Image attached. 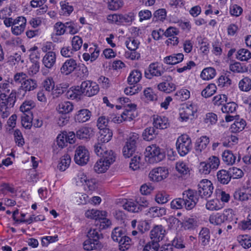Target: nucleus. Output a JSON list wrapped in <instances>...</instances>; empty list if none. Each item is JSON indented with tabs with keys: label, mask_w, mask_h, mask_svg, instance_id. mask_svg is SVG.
<instances>
[{
	"label": "nucleus",
	"mask_w": 251,
	"mask_h": 251,
	"mask_svg": "<svg viewBox=\"0 0 251 251\" xmlns=\"http://www.w3.org/2000/svg\"><path fill=\"white\" fill-rule=\"evenodd\" d=\"M213 186L211 181L208 179H202L198 185V190L188 189L192 193V200L195 204L199 201L200 199L207 198L211 197L213 191Z\"/></svg>",
	"instance_id": "1"
},
{
	"label": "nucleus",
	"mask_w": 251,
	"mask_h": 251,
	"mask_svg": "<svg viewBox=\"0 0 251 251\" xmlns=\"http://www.w3.org/2000/svg\"><path fill=\"white\" fill-rule=\"evenodd\" d=\"M87 236L88 239L83 243V247L85 250H99L102 248L103 245L100 240L103 238V236L100 229L90 228L87 232Z\"/></svg>",
	"instance_id": "2"
},
{
	"label": "nucleus",
	"mask_w": 251,
	"mask_h": 251,
	"mask_svg": "<svg viewBox=\"0 0 251 251\" xmlns=\"http://www.w3.org/2000/svg\"><path fill=\"white\" fill-rule=\"evenodd\" d=\"M192 193L190 190L184 191L182 198H176L171 202V207L173 209H180L183 207L187 210H191L196 205L192 200Z\"/></svg>",
	"instance_id": "3"
},
{
	"label": "nucleus",
	"mask_w": 251,
	"mask_h": 251,
	"mask_svg": "<svg viewBox=\"0 0 251 251\" xmlns=\"http://www.w3.org/2000/svg\"><path fill=\"white\" fill-rule=\"evenodd\" d=\"M237 219L235 217L231 209L225 210L222 213H217L209 216V222L213 225H220L222 223L236 224Z\"/></svg>",
	"instance_id": "4"
},
{
	"label": "nucleus",
	"mask_w": 251,
	"mask_h": 251,
	"mask_svg": "<svg viewBox=\"0 0 251 251\" xmlns=\"http://www.w3.org/2000/svg\"><path fill=\"white\" fill-rule=\"evenodd\" d=\"M16 100V91L13 90L9 96L6 95L0 96V115L2 118H5L9 115L8 108L13 107Z\"/></svg>",
	"instance_id": "5"
},
{
	"label": "nucleus",
	"mask_w": 251,
	"mask_h": 251,
	"mask_svg": "<svg viewBox=\"0 0 251 251\" xmlns=\"http://www.w3.org/2000/svg\"><path fill=\"white\" fill-rule=\"evenodd\" d=\"M149 203L146 197L143 195L137 197L135 201L126 200L123 206L124 209L129 212L136 213L141 211L143 208L148 207Z\"/></svg>",
	"instance_id": "6"
},
{
	"label": "nucleus",
	"mask_w": 251,
	"mask_h": 251,
	"mask_svg": "<svg viewBox=\"0 0 251 251\" xmlns=\"http://www.w3.org/2000/svg\"><path fill=\"white\" fill-rule=\"evenodd\" d=\"M139 142L138 134L133 133L130 135L123 149V155L126 158H129L133 155Z\"/></svg>",
	"instance_id": "7"
},
{
	"label": "nucleus",
	"mask_w": 251,
	"mask_h": 251,
	"mask_svg": "<svg viewBox=\"0 0 251 251\" xmlns=\"http://www.w3.org/2000/svg\"><path fill=\"white\" fill-rule=\"evenodd\" d=\"M176 148L178 154L181 156H184L192 149L191 138L186 134H183L179 136L176 142Z\"/></svg>",
	"instance_id": "8"
},
{
	"label": "nucleus",
	"mask_w": 251,
	"mask_h": 251,
	"mask_svg": "<svg viewBox=\"0 0 251 251\" xmlns=\"http://www.w3.org/2000/svg\"><path fill=\"white\" fill-rule=\"evenodd\" d=\"M102 146V145L100 143H96L94 145V151L98 156L100 157V159L111 165L115 161V154L111 150H104Z\"/></svg>",
	"instance_id": "9"
},
{
	"label": "nucleus",
	"mask_w": 251,
	"mask_h": 251,
	"mask_svg": "<svg viewBox=\"0 0 251 251\" xmlns=\"http://www.w3.org/2000/svg\"><path fill=\"white\" fill-rule=\"evenodd\" d=\"M145 154V156L149 157L150 161L152 162H160L165 157L164 152L155 145L147 147Z\"/></svg>",
	"instance_id": "10"
},
{
	"label": "nucleus",
	"mask_w": 251,
	"mask_h": 251,
	"mask_svg": "<svg viewBox=\"0 0 251 251\" xmlns=\"http://www.w3.org/2000/svg\"><path fill=\"white\" fill-rule=\"evenodd\" d=\"M108 20L117 25H130L134 20V15L130 12L127 14H115L108 16Z\"/></svg>",
	"instance_id": "11"
},
{
	"label": "nucleus",
	"mask_w": 251,
	"mask_h": 251,
	"mask_svg": "<svg viewBox=\"0 0 251 251\" xmlns=\"http://www.w3.org/2000/svg\"><path fill=\"white\" fill-rule=\"evenodd\" d=\"M82 95L92 97L96 95L99 91V87L96 83L90 80L83 81L79 86Z\"/></svg>",
	"instance_id": "12"
},
{
	"label": "nucleus",
	"mask_w": 251,
	"mask_h": 251,
	"mask_svg": "<svg viewBox=\"0 0 251 251\" xmlns=\"http://www.w3.org/2000/svg\"><path fill=\"white\" fill-rule=\"evenodd\" d=\"M89 159L88 151L83 146L78 147L75 151L74 160L75 162L79 165L86 164Z\"/></svg>",
	"instance_id": "13"
},
{
	"label": "nucleus",
	"mask_w": 251,
	"mask_h": 251,
	"mask_svg": "<svg viewBox=\"0 0 251 251\" xmlns=\"http://www.w3.org/2000/svg\"><path fill=\"white\" fill-rule=\"evenodd\" d=\"M168 175V169L164 167H160L152 169L149 174V177L152 180L158 182L167 178Z\"/></svg>",
	"instance_id": "14"
},
{
	"label": "nucleus",
	"mask_w": 251,
	"mask_h": 251,
	"mask_svg": "<svg viewBox=\"0 0 251 251\" xmlns=\"http://www.w3.org/2000/svg\"><path fill=\"white\" fill-rule=\"evenodd\" d=\"M197 108L192 104L183 106L180 110L179 115L181 121H187L195 118Z\"/></svg>",
	"instance_id": "15"
},
{
	"label": "nucleus",
	"mask_w": 251,
	"mask_h": 251,
	"mask_svg": "<svg viewBox=\"0 0 251 251\" xmlns=\"http://www.w3.org/2000/svg\"><path fill=\"white\" fill-rule=\"evenodd\" d=\"M163 73L164 71L160 69L157 63H152L145 70V75L146 78L151 79L153 76H162Z\"/></svg>",
	"instance_id": "16"
},
{
	"label": "nucleus",
	"mask_w": 251,
	"mask_h": 251,
	"mask_svg": "<svg viewBox=\"0 0 251 251\" xmlns=\"http://www.w3.org/2000/svg\"><path fill=\"white\" fill-rule=\"evenodd\" d=\"M165 234V230L161 225L154 226L151 231V238L153 241L158 242L162 240Z\"/></svg>",
	"instance_id": "17"
},
{
	"label": "nucleus",
	"mask_w": 251,
	"mask_h": 251,
	"mask_svg": "<svg viewBox=\"0 0 251 251\" xmlns=\"http://www.w3.org/2000/svg\"><path fill=\"white\" fill-rule=\"evenodd\" d=\"M77 67L76 61L74 59L67 60L60 69L62 74L68 75L72 73Z\"/></svg>",
	"instance_id": "18"
},
{
	"label": "nucleus",
	"mask_w": 251,
	"mask_h": 251,
	"mask_svg": "<svg viewBox=\"0 0 251 251\" xmlns=\"http://www.w3.org/2000/svg\"><path fill=\"white\" fill-rule=\"evenodd\" d=\"M38 87L37 81L36 79L28 78V77L23 82L20 88L25 91L23 96L25 95L26 92L33 91Z\"/></svg>",
	"instance_id": "19"
},
{
	"label": "nucleus",
	"mask_w": 251,
	"mask_h": 251,
	"mask_svg": "<svg viewBox=\"0 0 251 251\" xmlns=\"http://www.w3.org/2000/svg\"><path fill=\"white\" fill-rule=\"evenodd\" d=\"M92 116V112L87 109H82L78 110L75 116L76 122L84 123L88 121Z\"/></svg>",
	"instance_id": "20"
},
{
	"label": "nucleus",
	"mask_w": 251,
	"mask_h": 251,
	"mask_svg": "<svg viewBox=\"0 0 251 251\" xmlns=\"http://www.w3.org/2000/svg\"><path fill=\"white\" fill-rule=\"evenodd\" d=\"M153 125L156 128L164 129L169 126L168 119L164 116H154Z\"/></svg>",
	"instance_id": "21"
},
{
	"label": "nucleus",
	"mask_w": 251,
	"mask_h": 251,
	"mask_svg": "<svg viewBox=\"0 0 251 251\" xmlns=\"http://www.w3.org/2000/svg\"><path fill=\"white\" fill-rule=\"evenodd\" d=\"M56 61V55L53 51H48L44 56L42 62L44 66L49 69L51 68Z\"/></svg>",
	"instance_id": "22"
},
{
	"label": "nucleus",
	"mask_w": 251,
	"mask_h": 251,
	"mask_svg": "<svg viewBox=\"0 0 251 251\" xmlns=\"http://www.w3.org/2000/svg\"><path fill=\"white\" fill-rule=\"evenodd\" d=\"M82 94L80 91L79 86L72 87L66 93V96L68 99L79 100L81 99Z\"/></svg>",
	"instance_id": "23"
},
{
	"label": "nucleus",
	"mask_w": 251,
	"mask_h": 251,
	"mask_svg": "<svg viewBox=\"0 0 251 251\" xmlns=\"http://www.w3.org/2000/svg\"><path fill=\"white\" fill-rule=\"evenodd\" d=\"M236 118L234 123L231 125L230 129L231 132L236 133L242 131L246 126V122L243 119H240L239 116Z\"/></svg>",
	"instance_id": "24"
},
{
	"label": "nucleus",
	"mask_w": 251,
	"mask_h": 251,
	"mask_svg": "<svg viewBox=\"0 0 251 251\" xmlns=\"http://www.w3.org/2000/svg\"><path fill=\"white\" fill-rule=\"evenodd\" d=\"M209 143V138L206 136H202L198 139L195 144V149L197 153H200L204 150Z\"/></svg>",
	"instance_id": "25"
},
{
	"label": "nucleus",
	"mask_w": 251,
	"mask_h": 251,
	"mask_svg": "<svg viewBox=\"0 0 251 251\" xmlns=\"http://www.w3.org/2000/svg\"><path fill=\"white\" fill-rule=\"evenodd\" d=\"M128 109H126L123 113L122 117L125 121H131L135 118L134 112H135L136 105L128 104Z\"/></svg>",
	"instance_id": "26"
},
{
	"label": "nucleus",
	"mask_w": 251,
	"mask_h": 251,
	"mask_svg": "<svg viewBox=\"0 0 251 251\" xmlns=\"http://www.w3.org/2000/svg\"><path fill=\"white\" fill-rule=\"evenodd\" d=\"M100 130V136L98 138V143L102 144L101 143L109 142L113 135L112 131L108 128H105Z\"/></svg>",
	"instance_id": "27"
},
{
	"label": "nucleus",
	"mask_w": 251,
	"mask_h": 251,
	"mask_svg": "<svg viewBox=\"0 0 251 251\" xmlns=\"http://www.w3.org/2000/svg\"><path fill=\"white\" fill-rule=\"evenodd\" d=\"M93 135V129L88 127H81L76 132V136L80 139L90 138Z\"/></svg>",
	"instance_id": "28"
},
{
	"label": "nucleus",
	"mask_w": 251,
	"mask_h": 251,
	"mask_svg": "<svg viewBox=\"0 0 251 251\" xmlns=\"http://www.w3.org/2000/svg\"><path fill=\"white\" fill-rule=\"evenodd\" d=\"M183 58V54L179 53L165 57L164 62L169 65H175L181 62Z\"/></svg>",
	"instance_id": "29"
},
{
	"label": "nucleus",
	"mask_w": 251,
	"mask_h": 251,
	"mask_svg": "<svg viewBox=\"0 0 251 251\" xmlns=\"http://www.w3.org/2000/svg\"><path fill=\"white\" fill-rule=\"evenodd\" d=\"M155 127H147L142 133L144 140L151 141L155 139L158 134V131L154 128Z\"/></svg>",
	"instance_id": "30"
},
{
	"label": "nucleus",
	"mask_w": 251,
	"mask_h": 251,
	"mask_svg": "<svg viewBox=\"0 0 251 251\" xmlns=\"http://www.w3.org/2000/svg\"><path fill=\"white\" fill-rule=\"evenodd\" d=\"M126 235L125 230L122 227H116L111 233V238L114 242H118Z\"/></svg>",
	"instance_id": "31"
},
{
	"label": "nucleus",
	"mask_w": 251,
	"mask_h": 251,
	"mask_svg": "<svg viewBox=\"0 0 251 251\" xmlns=\"http://www.w3.org/2000/svg\"><path fill=\"white\" fill-rule=\"evenodd\" d=\"M222 159L227 165H232L235 163L236 156L230 150L225 151L222 153Z\"/></svg>",
	"instance_id": "32"
},
{
	"label": "nucleus",
	"mask_w": 251,
	"mask_h": 251,
	"mask_svg": "<svg viewBox=\"0 0 251 251\" xmlns=\"http://www.w3.org/2000/svg\"><path fill=\"white\" fill-rule=\"evenodd\" d=\"M88 218L99 220L101 216H106L107 212L105 211H99L95 209L88 210L85 213Z\"/></svg>",
	"instance_id": "33"
},
{
	"label": "nucleus",
	"mask_w": 251,
	"mask_h": 251,
	"mask_svg": "<svg viewBox=\"0 0 251 251\" xmlns=\"http://www.w3.org/2000/svg\"><path fill=\"white\" fill-rule=\"evenodd\" d=\"M217 177L219 182L223 184H227L230 181L228 170H221L217 173Z\"/></svg>",
	"instance_id": "34"
},
{
	"label": "nucleus",
	"mask_w": 251,
	"mask_h": 251,
	"mask_svg": "<svg viewBox=\"0 0 251 251\" xmlns=\"http://www.w3.org/2000/svg\"><path fill=\"white\" fill-rule=\"evenodd\" d=\"M66 31L71 35H74L78 32L80 26L78 23L73 21H70L65 23Z\"/></svg>",
	"instance_id": "35"
},
{
	"label": "nucleus",
	"mask_w": 251,
	"mask_h": 251,
	"mask_svg": "<svg viewBox=\"0 0 251 251\" xmlns=\"http://www.w3.org/2000/svg\"><path fill=\"white\" fill-rule=\"evenodd\" d=\"M73 107L71 102L63 101L58 104L57 109L60 113L67 114L73 110Z\"/></svg>",
	"instance_id": "36"
},
{
	"label": "nucleus",
	"mask_w": 251,
	"mask_h": 251,
	"mask_svg": "<svg viewBox=\"0 0 251 251\" xmlns=\"http://www.w3.org/2000/svg\"><path fill=\"white\" fill-rule=\"evenodd\" d=\"M110 166L106 162L100 158L95 164L94 169L98 173H103L108 170Z\"/></svg>",
	"instance_id": "37"
},
{
	"label": "nucleus",
	"mask_w": 251,
	"mask_h": 251,
	"mask_svg": "<svg viewBox=\"0 0 251 251\" xmlns=\"http://www.w3.org/2000/svg\"><path fill=\"white\" fill-rule=\"evenodd\" d=\"M119 248L121 251H126L129 249L132 244L131 239L126 235L118 242Z\"/></svg>",
	"instance_id": "38"
},
{
	"label": "nucleus",
	"mask_w": 251,
	"mask_h": 251,
	"mask_svg": "<svg viewBox=\"0 0 251 251\" xmlns=\"http://www.w3.org/2000/svg\"><path fill=\"white\" fill-rule=\"evenodd\" d=\"M142 78L141 72L137 70L132 71L127 78L128 84L132 85L138 83Z\"/></svg>",
	"instance_id": "39"
},
{
	"label": "nucleus",
	"mask_w": 251,
	"mask_h": 251,
	"mask_svg": "<svg viewBox=\"0 0 251 251\" xmlns=\"http://www.w3.org/2000/svg\"><path fill=\"white\" fill-rule=\"evenodd\" d=\"M71 157L68 154H64L61 158L58 165V168L61 171H64L69 166L71 163Z\"/></svg>",
	"instance_id": "40"
},
{
	"label": "nucleus",
	"mask_w": 251,
	"mask_h": 251,
	"mask_svg": "<svg viewBox=\"0 0 251 251\" xmlns=\"http://www.w3.org/2000/svg\"><path fill=\"white\" fill-rule=\"evenodd\" d=\"M197 219L195 217H185L183 222L182 226L185 229H191L195 228L197 226Z\"/></svg>",
	"instance_id": "41"
},
{
	"label": "nucleus",
	"mask_w": 251,
	"mask_h": 251,
	"mask_svg": "<svg viewBox=\"0 0 251 251\" xmlns=\"http://www.w3.org/2000/svg\"><path fill=\"white\" fill-rule=\"evenodd\" d=\"M238 105L234 102H227L224 104L221 110L226 114H234L236 112Z\"/></svg>",
	"instance_id": "42"
},
{
	"label": "nucleus",
	"mask_w": 251,
	"mask_h": 251,
	"mask_svg": "<svg viewBox=\"0 0 251 251\" xmlns=\"http://www.w3.org/2000/svg\"><path fill=\"white\" fill-rule=\"evenodd\" d=\"M236 58L242 61H247L251 58V52L246 49H240L237 51Z\"/></svg>",
	"instance_id": "43"
},
{
	"label": "nucleus",
	"mask_w": 251,
	"mask_h": 251,
	"mask_svg": "<svg viewBox=\"0 0 251 251\" xmlns=\"http://www.w3.org/2000/svg\"><path fill=\"white\" fill-rule=\"evenodd\" d=\"M216 75L215 70L212 67L204 69L201 73V77L204 80H209Z\"/></svg>",
	"instance_id": "44"
},
{
	"label": "nucleus",
	"mask_w": 251,
	"mask_h": 251,
	"mask_svg": "<svg viewBox=\"0 0 251 251\" xmlns=\"http://www.w3.org/2000/svg\"><path fill=\"white\" fill-rule=\"evenodd\" d=\"M239 244L245 249L251 247V237L248 235H241L237 237Z\"/></svg>",
	"instance_id": "45"
},
{
	"label": "nucleus",
	"mask_w": 251,
	"mask_h": 251,
	"mask_svg": "<svg viewBox=\"0 0 251 251\" xmlns=\"http://www.w3.org/2000/svg\"><path fill=\"white\" fill-rule=\"evenodd\" d=\"M199 238L203 246L207 245L210 240L209 230L207 228H202L199 233Z\"/></svg>",
	"instance_id": "46"
},
{
	"label": "nucleus",
	"mask_w": 251,
	"mask_h": 251,
	"mask_svg": "<svg viewBox=\"0 0 251 251\" xmlns=\"http://www.w3.org/2000/svg\"><path fill=\"white\" fill-rule=\"evenodd\" d=\"M159 90L166 93H170L176 89V85L173 83L161 82L158 85Z\"/></svg>",
	"instance_id": "47"
},
{
	"label": "nucleus",
	"mask_w": 251,
	"mask_h": 251,
	"mask_svg": "<svg viewBox=\"0 0 251 251\" xmlns=\"http://www.w3.org/2000/svg\"><path fill=\"white\" fill-rule=\"evenodd\" d=\"M184 236L181 234H176L173 240L172 241V245L176 249H183L185 247L184 243Z\"/></svg>",
	"instance_id": "48"
},
{
	"label": "nucleus",
	"mask_w": 251,
	"mask_h": 251,
	"mask_svg": "<svg viewBox=\"0 0 251 251\" xmlns=\"http://www.w3.org/2000/svg\"><path fill=\"white\" fill-rule=\"evenodd\" d=\"M176 169L180 174L186 175L189 173L190 170L188 165L183 161L176 163Z\"/></svg>",
	"instance_id": "49"
},
{
	"label": "nucleus",
	"mask_w": 251,
	"mask_h": 251,
	"mask_svg": "<svg viewBox=\"0 0 251 251\" xmlns=\"http://www.w3.org/2000/svg\"><path fill=\"white\" fill-rule=\"evenodd\" d=\"M216 86L213 83H211L202 91L201 96L205 98L210 97L216 92Z\"/></svg>",
	"instance_id": "50"
},
{
	"label": "nucleus",
	"mask_w": 251,
	"mask_h": 251,
	"mask_svg": "<svg viewBox=\"0 0 251 251\" xmlns=\"http://www.w3.org/2000/svg\"><path fill=\"white\" fill-rule=\"evenodd\" d=\"M167 11L165 9L161 8L156 10L153 13V20L163 22L166 18Z\"/></svg>",
	"instance_id": "51"
},
{
	"label": "nucleus",
	"mask_w": 251,
	"mask_h": 251,
	"mask_svg": "<svg viewBox=\"0 0 251 251\" xmlns=\"http://www.w3.org/2000/svg\"><path fill=\"white\" fill-rule=\"evenodd\" d=\"M239 87L241 91H249L251 89V80L248 77H244L239 83Z\"/></svg>",
	"instance_id": "52"
},
{
	"label": "nucleus",
	"mask_w": 251,
	"mask_h": 251,
	"mask_svg": "<svg viewBox=\"0 0 251 251\" xmlns=\"http://www.w3.org/2000/svg\"><path fill=\"white\" fill-rule=\"evenodd\" d=\"M251 196V194L249 192L243 190L236 191L234 194V199L240 201H247Z\"/></svg>",
	"instance_id": "53"
},
{
	"label": "nucleus",
	"mask_w": 251,
	"mask_h": 251,
	"mask_svg": "<svg viewBox=\"0 0 251 251\" xmlns=\"http://www.w3.org/2000/svg\"><path fill=\"white\" fill-rule=\"evenodd\" d=\"M228 172L231 179L240 178L244 176V172L242 170L236 167L229 168Z\"/></svg>",
	"instance_id": "54"
},
{
	"label": "nucleus",
	"mask_w": 251,
	"mask_h": 251,
	"mask_svg": "<svg viewBox=\"0 0 251 251\" xmlns=\"http://www.w3.org/2000/svg\"><path fill=\"white\" fill-rule=\"evenodd\" d=\"M176 99L181 101H184L190 97V92L187 89H181L175 94Z\"/></svg>",
	"instance_id": "55"
},
{
	"label": "nucleus",
	"mask_w": 251,
	"mask_h": 251,
	"mask_svg": "<svg viewBox=\"0 0 251 251\" xmlns=\"http://www.w3.org/2000/svg\"><path fill=\"white\" fill-rule=\"evenodd\" d=\"M61 9L60 11L61 14L63 15H69L73 11L74 8L73 6L69 5L68 2L64 1L62 3Z\"/></svg>",
	"instance_id": "56"
},
{
	"label": "nucleus",
	"mask_w": 251,
	"mask_h": 251,
	"mask_svg": "<svg viewBox=\"0 0 251 251\" xmlns=\"http://www.w3.org/2000/svg\"><path fill=\"white\" fill-rule=\"evenodd\" d=\"M218 203L219 202L217 200L208 201L206 203V208L209 210H218L222 208Z\"/></svg>",
	"instance_id": "57"
},
{
	"label": "nucleus",
	"mask_w": 251,
	"mask_h": 251,
	"mask_svg": "<svg viewBox=\"0 0 251 251\" xmlns=\"http://www.w3.org/2000/svg\"><path fill=\"white\" fill-rule=\"evenodd\" d=\"M109 122H110V120L109 117L106 118L104 116H101L98 119L97 126L100 130L103 129L107 128L106 127Z\"/></svg>",
	"instance_id": "58"
},
{
	"label": "nucleus",
	"mask_w": 251,
	"mask_h": 251,
	"mask_svg": "<svg viewBox=\"0 0 251 251\" xmlns=\"http://www.w3.org/2000/svg\"><path fill=\"white\" fill-rule=\"evenodd\" d=\"M229 69L231 71L237 73H244L246 70V69L242 66L241 64L238 62L230 64Z\"/></svg>",
	"instance_id": "59"
},
{
	"label": "nucleus",
	"mask_w": 251,
	"mask_h": 251,
	"mask_svg": "<svg viewBox=\"0 0 251 251\" xmlns=\"http://www.w3.org/2000/svg\"><path fill=\"white\" fill-rule=\"evenodd\" d=\"M82 45V40L78 36H74L72 40V48L75 51L79 50Z\"/></svg>",
	"instance_id": "60"
},
{
	"label": "nucleus",
	"mask_w": 251,
	"mask_h": 251,
	"mask_svg": "<svg viewBox=\"0 0 251 251\" xmlns=\"http://www.w3.org/2000/svg\"><path fill=\"white\" fill-rule=\"evenodd\" d=\"M159 247V243L152 240L145 245L143 251H158Z\"/></svg>",
	"instance_id": "61"
},
{
	"label": "nucleus",
	"mask_w": 251,
	"mask_h": 251,
	"mask_svg": "<svg viewBox=\"0 0 251 251\" xmlns=\"http://www.w3.org/2000/svg\"><path fill=\"white\" fill-rule=\"evenodd\" d=\"M219 85L222 87L228 86L231 84V80L227 74L222 75L218 79Z\"/></svg>",
	"instance_id": "62"
},
{
	"label": "nucleus",
	"mask_w": 251,
	"mask_h": 251,
	"mask_svg": "<svg viewBox=\"0 0 251 251\" xmlns=\"http://www.w3.org/2000/svg\"><path fill=\"white\" fill-rule=\"evenodd\" d=\"M123 5V2L120 0H112L108 2V8L111 10H117Z\"/></svg>",
	"instance_id": "63"
},
{
	"label": "nucleus",
	"mask_w": 251,
	"mask_h": 251,
	"mask_svg": "<svg viewBox=\"0 0 251 251\" xmlns=\"http://www.w3.org/2000/svg\"><path fill=\"white\" fill-rule=\"evenodd\" d=\"M42 85L45 90L49 92L54 88V82L52 78H47L43 81Z\"/></svg>",
	"instance_id": "64"
}]
</instances>
